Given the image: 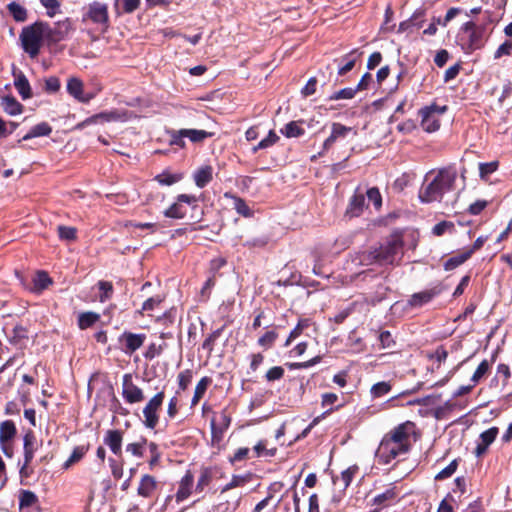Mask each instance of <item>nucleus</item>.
<instances>
[{
  "instance_id": "nucleus-36",
  "label": "nucleus",
  "mask_w": 512,
  "mask_h": 512,
  "mask_svg": "<svg viewBox=\"0 0 512 512\" xmlns=\"http://www.w3.org/2000/svg\"><path fill=\"white\" fill-rule=\"evenodd\" d=\"M211 382H212L211 378H209L207 376L200 379V381L197 383V385L195 387L194 395H193V398L191 401L192 406L196 405L200 401V399L204 396V394Z\"/></svg>"
},
{
  "instance_id": "nucleus-21",
  "label": "nucleus",
  "mask_w": 512,
  "mask_h": 512,
  "mask_svg": "<svg viewBox=\"0 0 512 512\" xmlns=\"http://www.w3.org/2000/svg\"><path fill=\"white\" fill-rule=\"evenodd\" d=\"M352 262L357 266H370L373 264H378V256L376 249L373 248L371 250L361 251L357 253Z\"/></svg>"
},
{
  "instance_id": "nucleus-50",
  "label": "nucleus",
  "mask_w": 512,
  "mask_h": 512,
  "mask_svg": "<svg viewBox=\"0 0 512 512\" xmlns=\"http://www.w3.org/2000/svg\"><path fill=\"white\" fill-rule=\"evenodd\" d=\"M357 93V89L347 87L343 88L339 91L334 92L332 95L329 96V100H340V99H352Z\"/></svg>"
},
{
  "instance_id": "nucleus-55",
  "label": "nucleus",
  "mask_w": 512,
  "mask_h": 512,
  "mask_svg": "<svg viewBox=\"0 0 512 512\" xmlns=\"http://www.w3.org/2000/svg\"><path fill=\"white\" fill-rule=\"evenodd\" d=\"M490 368V363L488 360L484 359L476 368L474 374L472 375L471 381L476 384L481 378L488 372Z\"/></svg>"
},
{
  "instance_id": "nucleus-10",
  "label": "nucleus",
  "mask_w": 512,
  "mask_h": 512,
  "mask_svg": "<svg viewBox=\"0 0 512 512\" xmlns=\"http://www.w3.org/2000/svg\"><path fill=\"white\" fill-rule=\"evenodd\" d=\"M446 110V106H437L436 104L421 108L419 110V115L421 117V126L423 130L428 133L437 131L440 128V120L436 114L441 115L445 113Z\"/></svg>"
},
{
  "instance_id": "nucleus-29",
  "label": "nucleus",
  "mask_w": 512,
  "mask_h": 512,
  "mask_svg": "<svg viewBox=\"0 0 512 512\" xmlns=\"http://www.w3.org/2000/svg\"><path fill=\"white\" fill-rule=\"evenodd\" d=\"M226 198H231L233 200L234 209L238 214H240L243 217H251L253 215V211L250 209V207L247 205L244 199L232 195L229 192H226L224 194Z\"/></svg>"
},
{
  "instance_id": "nucleus-64",
  "label": "nucleus",
  "mask_w": 512,
  "mask_h": 512,
  "mask_svg": "<svg viewBox=\"0 0 512 512\" xmlns=\"http://www.w3.org/2000/svg\"><path fill=\"white\" fill-rule=\"evenodd\" d=\"M512 54V42L505 41L501 44L494 53V59H499L502 56H509Z\"/></svg>"
},
{
  "instance_id": "nucleus-57",
  "label": "nucleus",
  "mask_w": 512,
  "mask_h": 512,
  "mask_svg": "<svg viewBox=\"0 0 512 512\" xmlns=\"http://www.w3.org/2000/svg\"><path fill=\"white\" fill-rule=\"evenodd\" d=\"M457 466V461L453 460L449 465H447L445 468H443L440 472L437 473L434 480H443L445 478L451 477L455 473Z\"/></svg>"
},
{
  "instance_id": "nucleus-43",
  "label": "nucleus",
  "mask_w": 512,
  "mask_h": 512,
  "mask_svg": "<svg viewBox=\"0 0 512 512\" xmlns=\"http://www.w3.org/2000/svg\"><path fill=\"white\" fill-rule=\"evenodd\" d=\"M169 134V144L171 146H177L179 148H185L186 146V143H185V133H184V129H180V130H171L168 132Z\"/></svg>"
},
{
  "instance_id": "nucleus-56",
  "label": "nucleus",
  "mask_w": 512,
  "mask_h": 512,
  "mask_svg": "<svg viewBox=\"0 0 512 512\" xmlns=\"http://www.w3.org/2000/svg\"><path fill=\"white\" fill-rule=\"evenodd\" d=\"M58 235L59 238L62 240L72 241L76 239V229L74 227H68V226H58Z\"/></svg>"
},
{
  "instance_id": "nucleus-28",
  "label": "nucleus",
  "mask_w": 512,
  "mask_h": 512,
  "mask_svg": "<svg viewBox=\"0 0 512 512\" xmlns=\"http://www.w3.org/2000/svg\"><path fill=\"white\" fill-rule=\"evenodd\" d=\"M473 254V250H465L453 257H450L445 263H444V269L446 271L453 270L457 268L458 266L462 265L464 262H466Z\"/></svg>"
},
{
  "instance_id": "nucleus-13",
  "label": "nucleus",
  "mask_w": 512,
  "mask_h": 512,
  "mask_svg": "<svg viewBox=\"0 0 512 512\" xmlns=\"http://www.w3.org/2000/svg\"><path fill=\"white\" fill-rule=\"evenodd\" d=\"M17 429L12 420H5L0 423V445L2 452L8 456H12L11 440L16 436Z\"/></svg>"
},
{
  "instance_id": "nucleus-22",
  "label": "nucleus",
  "mask_w": 512,
  "mask_h": 512,
  "mask_svg": "<svg viewBox=\"0 0 512 512\" xmlns=\"http://www.w3.org/2000/svg\"><path fill=\"white\" fill-rule=\"evenodd\" d=\"M52 132V127L47 122H41L33 127L22 137V139L18 140V144L22 141H27L36 137L49 136Z\"/></svg>"
},
{
  "instance_id": "nucleus-11",
  "label": "nucleus",
  "mask_w": 512,
  "mask_h": 512,
  "mask_svg": "<svg viewBox=\"0 0 512 512\" xmlns=\"http://www.w3.org/2000/svg\"><path fill=\"white\" fill-rule=\"evenodd\" d=\"M145 340L146 335L144 333H132L129 331H124L118 337L120 349L126 355H132L144 344Z\"/></svg>"
},
{
  "instance_id": "nucleus-34",
  "label": "nucleus",
  "mask_w": 512,
  "mask_h": 512,
  "mask_svg": "<svg viewBox=\"0 0 512 512\" xmlns=\"http://www.w3.org/2000/svg\"><path fill=\"white\" fill-rule=\"evenodd\" d=\"M38 503V498L32 491L20 490L19 491V508H30Z\"/></svg>"
},
{
  "instance_id": "nucleus-45",
  "label": "nucleus",
  "mask_w": 512,
  "mask_h": 512,
  "mask_svg": "<svg viewBox=\"0 0 512 512\" xmlns=\"http://www.w3.org/2000/svg\"><path fill=\"white\" fill-rule=\"evenodd\" d=\"M97 285L100 291L99 301L104 303L112 297L113 285L108 281H99Z\"/></svg>"
},
{
  "instance_id": "nucleus-16",
  "label": "nucleus",
  "mask_w": 512,
  "mask_h": 512,
  "mask_svg": "<svg viewBox=\"0 0 512 512\" xmlns=\"http://www.w3.org/2000/svg\"><path fill=\"white\" fill-rule=\"evenodd\" d=\"M50 284H52V279L49 277L48 273L45 271H37L33 275L31 283L27 285L26 288L33 293L39 294L48 288Z\"/></svg>"
},
{
  "instance_id": "nucleus-63",
  "label": "nucleus",
  "mask_w": 512,
  "mask_h": 512,
  "mask_svg": "<svg viewBox=\"0 0 512 512\" xmlns=\"http://www.w3.org/2000/svg\"><path fill=\"white\" fill-rule=\"evenodd\" d=\"M250 452L251 451L249 448H246V447L239 448L235 451L234 455L230 457V462L232 464H236L245 459H248Z\"/></svg>"
},
{
  "instance_id": "nucleus-6",
  "label": "nucleus",
  "mask_w": 512,
  "mask_h": 512,
  "mask_svg": "<svg viewBox=\"0 0 512 512\" xmlns=\"http://www.w3.org/2000/svg\"><path fill=\"white\" fill-rule=\"evenodd\" d=\"M485 29L473 21L464 23L458 35V42L465 53H472L484 45Z\"/></svg>"
},
{
  "instance_id": "nucleus-15",
  "label": "nucleus",
  "mask_w": 512,
  "mask_h": 512,
  "mask_svg": "<svg viewBox=\"0 0 512 512\" xmlns=\"http://www.w3.org/2000/svg\"><path fill=\"white\" fill-rule=\"evenodd\" d=\"M66 89L70 96L82 103H88L94 98L93 94L84 93V84L77 77L68 79Z\"/></svg>"
},
{
  "instance_id": "nucleus-4",
  "label": "nucleus",
  "mask_w": 512,
  "mask_h": 512,
  "mask_svg": "<svg viewBox=\"0 0 512 512\" xmlns=\"http://www.w3.org/2000/svg\"><path fill=\"white\" fill-rule=\"evenodd\" d=\"M45 22L37 21L22 28L19 35L21 47L31 59L40 54L43 43L46 42Z\"/></svg>"
},
{
  "instance_id": "nucleus-23",
  "label": "nucleus",
  "mask_w": 512,
  "mask_h": 512,
  "mask_svg": "<svg viewBox=\"0 0 512 512\" xmlns=\"http://www.w3.org/2000/svg\"><path fill=\"white\" fill-rule=\"evenodd\" d=\"M194 182L198 188L206 187L213 179V169L211 166H203L195 171Z\"/></svg>"
},
{
  "instance_id": "nucleus-3",
  "label": "nucleus",
  "mask_w": 512,
  "mask_h": 512,
  "mask_svg": "<svg viewBox=\"0 0 512 512\" xmlns=\"http://www.w3.org/2000/svg\"><path fill=\"white\" fill-rule=\"evenodd\" d=\"M81 22L84 25H93L92 28H86L88 36L92 41L99 39L100 35L105 34L110 27V18L108 5L99 1H93L83 7Z\"/></svg>"
},
{
  "instance_id": "nucleus-38",
  "label": "nucleus",
  "mask_w": 512,
  "mask_h": 512,
  "mask_svg": "<svg viewBox=\"0 0 512 512\" xmlns=\"http://www.w3.org/2000/svg\"><path fill=\"white\" fill-rule=\"evenodd\" d=\"M89 450V445L76 446L69 458L64 463V468H69L71 465L79 462Z\"/></svg>"
},
{
  "instance_id": "nucleus-8",
  "label": "nucleus",
  "mask_w": 512,
  "mask_h": 512,
  "mask_svg": "<svg viewBox=\"0 0 512 512\" xmlns=\"http://www.w3.org/2000/svg\"><path fill=\"white\" fill-rule=\"evenodd\" d=\"M46 43L53 45L68 38L75 30L74 22L71 18H65L54 23L53 26L45 22Z\"/></svg>"
},
{
  "instance_id": "nucleus-20",
  "label": "nucleus",
  "mask_w": 512,
  "mask_h": 512,
  "mask_svg": "<svg viewBox=\"0 0 512 512\" xmlns=\"http://www.w3.org/2000/svg\"><path fill=\"white\" fill-rule=\"evenodd\" d=\"M14 86L16 90L18 91L19 95L22 97V99L26 100L32 97V91L31 86L29 84V81L27 77L24 75L23 72H15L14 73Z\"/></svg>"
},
{
  "instance_id": "nucleus-53",
  "label": "nucleus",
  "mask_w": 512,
  "mask_h": 512,
  "mask_svg": "<svg viewBox=\"0 0 512 512\" xmlns=\"http://www.w3.org/2000/svg\"><path fill=\"white\" fill-rule=\"evenodd\" d=\"M454 231V224L450 221H441L437 223L433 229L432 233L435 236H442L446 232L452 233Z\"/></svg>"
},
{
  "instance_id": "nucleus-26",
  "label": "nucleus",
  "mask_w": 512,
  "mask_h": 512,
  "mask_svg": "<svg viewBox=\"0 0 512 512\" xmlns=\"http://www.w3.org/2000/svg\"><path fill=\"white\" fill-rule=\"evenodd\" d=\"M24 461L25 465H28L34 457V451L36 449V439L32 432H28L24 435Z\"/></svg>"
},
{
  "instance_id": "nucleus-30",
  "label": "nucleus",
  "mask_w": 512,
  "mask_h": 512,
  "mask_svg": "<svg viewBox=\"0 0 512 512\" xmlns=\"http://www.w3.org/2000/svg\"><path fill=\"white\" fill-rule=\"evenodd\" d=\"M312 325V320L310 318H302L298 321L295 328L290 332L288 338L286 339L284 346L288 347L292 341L298 338L302 332L309 328Z\"/></svg>"
},
{
  "instance_id": "nucleus-27",
  "label": "nucleus",
  "mask_w": 512,
  "mask_h": 512,
  "mask_svg": "<svg viewBox=\"0 0 512 512\" xmlns=\"http://www.w3.org/2000/svg\"><path fill=\"white\" fill-rule=\"evenodd\" d=\"M400 498L399 491L396 487H392L387 489L385 492L378 494L373 498V504L375 505H385L395 502Z\"/></svg>"
},
{
  "instance_id": "nucleus-40",
  "label": "nucleus",
  "mask_w": 512,
  "mask_h": 512,
  "mask_svg": "<svg viewBox=\"0 0 512 512\" xmlns=\"http://www.w3.org/2000/svg\"><path fill=\"white\" fill-rule=\"evenodd\" d=\"M99 318V314L95 312L81 313L78 317V326L82 330L87 329L93 326L99 320Z\"/></svg>"
},
{
  "instance_id": "nucleus-51",
  "label": "nucleus",
  "mask_w": 512,
  "mask_h": 512,
  "mask_svg": "<svg viewBox=\"0 0 512 512\" xmlns=\"http://www.w3.org/2000/svg\"><path fill=\"white\" fill-rule=\"evenodd\" d=\"M193 483L194 482H181L180 483L179 489L176 493L177 502L184 501L191 495L192 489H193Z\"/></svg>"
},
{
  "instance_id": "nucleus-37",
  "label": "nucleus",
  "mask_w": 512,
  "mask_h": 512,
  "mask_svg": "<svg viewBox=\"0 0 512 512\" xmlns=\"http://www.w3.org/2000/svg\"><path fill=\"white\" fill-rule=\"evenodd\" d=\"M7 9L16 22L26 21L27 10L19 3L13 1L7 5Z\"/></svg>"
},
{
  "instance_id": "nucleus-48",
  "label": "nucleus",
  "mask_w": 512,
  "mask_h": 512,
  "mask_svg": "<svg viewBox=\"0 0 512 512\" xmlns=\"http://www.w3.org/2000/svg\"><path fill=\"white\" fill-rule=\"evenodd\" d=\"M277 338L278 333L276 331H267L258 339V344L265 349H269L272 347Z\"/></svg>"
},
{
  "instance_id": "nucleus-41",
  "label": "nucleus",
  "mask_w": 512,
  "mask_h": 512,
  "mask_svg": "<svg viewBox=\"0 0 512 512\" xmlns=\"http://www.w3.org/2000/svg\"><path fill=\"white\" fill-rule=\"evenodd\" d=\"M223 332V327L214 330L211 334H209L206 339L202 343V349L207 351L208 356H210L214 350V346L216 341L219 339Z\"/></svg>"
},
{
  "instance_id": "nucleus-12",
  "label": "nucleus",
  "mask_w": 512,
  "mask_h": 512,
  "mask_svg": "<svg viewBox=\"0 0 512 512\" xmlns=\"http://www.w3.org/2000/svg\"><path fill=\"white\" fill-rule=\"evenodd\" d=\"M122 397L128 404L140 403L144 400L143 390L134 384L131 374H124L122 378Z\"/></svg>"
},
{
  "instance_id": "nucleus-5",
  "label": "nucleus",
  "mask_w": 512,
  "mask_h": 512,
  "mask_svg": "<svg viewBox=\"0 0 512 512\" xmlns=\"http://www.w3.org/2000/svg\"><path fill=\"white\" fill-rule=\"evenodd\" d=\"M404 242L401 234H391L384 243L375 248L378 256V265L398 264L403 256Z\"/></svg>"
},
{
  "instance_id": "nucleus-31",
  "label": "nucleus",
  "mask_w": 512,
  "mask_h": 512,
  "mask_svg": "<svg viewBox=\"0 0 512 512\" xmlns=\"http://www.w3.org/2000/svg\"><path fill=\"white\" fill-rule=\"evenodd\" d=\"M280 140V137L274 130H270L265 138H263L257 145L253 146L251 151L253 154L259 150H266L275 145Z\"/></svg>"
},
{
  "instance_id": "nucleus-35",
  "label": "nucleus",
  "mask_w": 512,
  "mask_h": 512,
  "mask_svg": "<svg viewBox=\"0 0 512 512\" xmlns=\"http://www.w3.org/2000/svg\"><path fill=\"white\" fill-rule=\"evenodd\" d=\"M147 445V439L141 438L140 441L129 443L126 445L125 451L126 453L131 454L136 458H142L144 456Z\"/></svg>"
},
{
  "instance_id": "nucleus-39",
  "label": "nucleus",
  "mask_w": 512,
  "mask_h": 512,
  "mask_svg": "<svg viewBox=\"0 0 512 512\" xmlns=\"http://www.w3.org/2000/svg\"><path fill=\"white\" fill-rule=\"evenodd\" d=\"M392 389V385L388 381H381L375 383L371 389L370 394L372 399L381 398L385 395H387Z\"/></svg>"
},
{
  "instance_id": "nucleus-60",
  "label": "nucleus",
  "mask_w": 512,
  "mask_h": 512,
  "mask_svg": "<svg viewBox=\"0 0 512 512\" xmlns=\"http://www.w3.org/2000/svg\"><path fill=\"white\" fill-rule=\"evenodd\" d=\"M40 2L46 8L49 17H54L59 12L60 2L58 0H40Z\"/></svg>"
},
{
  "instance_id": "nucleus-17",
  "label": "nucleus",
  "mask_w": 512,
  "mask_h": 512,
  "mask_svg": "<svg viewBox=\"0 0 512 512\" xmlns=\"http://www.w3.org/2000/svg\"><path fill=\"white\" fill-rule=\"evenodd\" d=\"M366 207L365 204V196L363 193H355L347 206L345 216L349 218L359 217L362 215L364 209Z\"/></svg>"
},
{
  "instance_id": "nucleus-18",
  "label": "nucleus",
  "mask_w": 512,
  "mask_h": 512,
  "mask_svg": "<svg viewBox=\"0 0 512 512\" xmlns=\"http://www.w3.org/2000/svg\"><path fill=\"white\" fill-rule=\"evenodd\" d=\"M439 293L440 291L436 288L414 293L408 300V305L414 308L421 307L429 303Z\"/></svg>"
},
{
  "instance_id": "nucleus-7",
  "label": "nucleus",
  "mask_w": 512,
  "mask_h": 512,
  "mask_svg": "<svg viewBox=\"0 0 512 512\" xmlns=\"http://www.w3.org/2000/svg\"><path fill=\"white\" fill-rule=\"evenodd\" d=\"M165 399L164 391L156 393L144 406L142 424L147 429H155L159 423V412Z\"/></svg>"
},
{
  "instance_id": "nucleus-1",
  "label": "nucleus",
  "mask_w": 512,
  "mask_h": 512,
  "mask_svg": "<svg viewBox=\"0 0 512 512\" xmlns=\"http://www.w3.org/2000/svg\"><path fill=\"white\" fill-rule=\"evenodd\" d=\"M415 424L406 421L393 428L380 442L376 451L379 463L389 464L392 460L406 455L411 449Z\"/></svg>"
},
{
  "instance_id": "nucleus-49",
  "label": "nucleus",
  "mask_w": 512,
  "mask_h": 512,
  "mask_svg": "<svg viewBox=\"0 0 512 512\" xmlns=\"http://www.w3.org/2000/svg\"><path fill=\"white\" fill-rule=\"evenodd\" d=\"M282 488L281 482H272L269 486V494L266 498L261 500L254 508V512H260L265 506H267L269 500L273 497L272 492H276Z\"/></svg>"
},
{
  "instance_id": "nucleus-58",
  "label": "nucleus",
  "mask_w": 512,
  "mask_h": 512,
  "mask_svg": "<svg viewBox=\"0 0 512 512\" xmlns=\"http://www.w3.org/2000/svg\"><path fill=\"white\" fill-rule=\"evenodd\" d=\"M165 346H166L165 344L156 345L155 343H151L147 347L145 353L143 354L144 358L147 360H152V359L156 358L157 356H159L162 353Z\"/></svg>"
},
{
  "instance_id": "nucleus-32",
  "label": "nucleus",
  "mask_w": 512,
  "mask_h": 512,
  "mask_svg": "<svg viewBox=\"0 0 512 512\" xmlns=\"http://www.w3.org/2000/svg\"><path fill=\"white\" fill-rule=\"evenodd\" d=\"M186 138L192 143H202L208 138L213 137L214 133L200 129H184Z\"/></svg>"
},
{
  "instance_id": "nucleus-44",
  "label": "nucleus",
  "mask_w": 512,
  "mask_h": 512,
  "mask_svg": "<svg viewBox=\"0 0 512 512\" xmlns=\"http://www.w3.org/2000/svg\"><path fill=\"white\" fill-rule=\"evenodd\" d=\"M157 482H139L137 492L145 498L153 497L156 494Z\"/></svg>"
},
{
  "instance_id": "nucleus-2",
  "label": "nucleus",
  "mask_w": 512,
  "mask_h": 512,
  "mask_svg": "<svg viewBox=\"0 0 512 512\" xmlns=\"http://www.w3.org/2000/svg\"><path fill=\"white\" fill-rule=\"evenodd\" d=\"M456 178L455 170L440 169L431 182L422 185L419 190V200L425 204L441 201L445 193L453 190Z\"/></svg>"
},
{
  "instance_id": "nucleus-59",
  "label": "nucleus",
  "mask_w": 512,
  "mask_h": 512,
  "mask_svg": "<svg viewBox=\"0 0 512 512\" xmlns=\"http://www.w3.org/2000/svg\"><path fill=\"white\" fill-rule=\"evenodd\" d=\"M163 301V297L160 295H155L153 297L148 298L144 301L141 312H148L154 310L157 306L161 304Z\"/></svg>"
},
{
  "instance_id": "nucleus-9",
  "label": "nucleus",
  "mask_w": 512,
  "mask_h": 512,
  "mask_svg": "<svg viewBox=\"0 0 512 512\" xmlns=\"http://www.w3.org/2000/svg\"><path fill=\"white\" fill-rule=\"evenodd\" d=\"M187 206L192 209L199 207L198 198L195 195L179 194L176 200L164 212V216L172 219H182L187 214Z\"/></svg>"
},
{
  "instance_id": "nucleus-61",
  "label": "nucleus",
  "mask_w": 512,
  "mask_h": 512,
  "mask_svg": "<svg viewBox=\"0 0 512 512\" xmlns=\"http://www.w3.org/2000/svg\"><path fill=\"white\" fill-rule=\"evenodd\" d=\"M352 131L351 127H347L341 123H333L331 127V133L337 138H345L347 134Z\"/></svg>"
},
{
  "instance_id": "nucleus-46",
  "label": "nucleus",
  "mask_w": 512,
  "mask_h": 512,
  "mask_svg": "<svg viewBox=\"0 0 512 512\" xmlns=\"http://www.w3.org/2000/svg\"><path fill=\"white\" fill-rule=\"evenodd\" d=\"M268 242L269 237L262 235L246 240L243 243V246L247 247L248 249H261L264 248L268 244Z\"/></svg>"
},
{
  "instance_id": "nucleus-47",
  "label": "nucleus",
  "mask_w": 512,
  "mask_h": 512,
  "mask_svg": "<svg viewBox=\"0 0 512 512\" xmlns=\"http://www.w3.org/2000/svg\"><path fill=\"white\" fill-rule=\"evenodd\" d=\"M181 179L180 175L171 174L169 172H163L158 174L154 180L157 181L160 185L171 186L177 183Z\"/></svg>"
},
{
  "instance_id": "nucleus-33",
  "label": "nucleus",
  "mask_w": 512,
  "mask_h": 512,
  "mask_svg": "<svg viewBox=\"0 0 512 512\" xmlns=\"http://www.w3.org/2000/svg\"><path fill=\"white\" fill-rule=\"evenodd\" d=\"M280 132L286 136L287 138H297L303 136L305 130L301 127L300 123L297 121H291L287 123Z\"/></svg>"
},
{
  "instance_id": "nucleus-19",
  "label": "nucleus",
  "mask_w": 512,
  "mask_h": 512,
  "mask_svg": "<svg viewBox=\"0 0 512 512\" xmlns=\"http://www.w3.org/2000/svg\"><path fill=\"white\" fill-rule=\"evenodd\" d=\"M119 114L116 111L101 112L91 117L86 118L84 121L77 125L78 128H85L92 124H98L103 122H112L118 120Z\"/></svg>"
},
{
  "instance_id": "nucleus-62",
  "label": "nucleus",
  "mask_w": 512,
  "mask_h": 512,
  "mask_svg": "<svg viewBox=\"0 0 512 512\" xmlns=\"http://www.w3.org/2000/svg\"><path fill=\"white\" fill-rule=\"evenodd\" d=\"M284 373L285 371L281 366H274L266 372L265 378L269 382L280 380L284 376Z\"/></svg>"
},
{
  "instance_id": "nucleus-42",
  "label": "nucleus",
  "mask_w": 512,
  "mask_h": 512,
  "mask_svg": "<svg viewBox=\"0 0 512 512\" xmlns=\"http://www.w3.org/2000/svg\"><path fill=\"white\" fill-rule=\"evenodd\" d=\"M499 167L498 161L485 162L479 164V177L483 181H488L489 176L497 171Z\"/></svg>"
},
{
  "instance_id": "nucleus-24",
  "label": "nucleus",
  "mask_w": 512,
  "mask_h": 512,
  "mask_svg": "<svg viewBox=\"0 0 512 512\" xmlns=\"http://www.w3.org/2000/svg\"><path fill=\"white\" fill-rule=\"evenodd\" d=\"M1 106L3 110L11 116H16L23 112V105L12 96L3 97Z\"/></svg>"
},
{
  "instance_id": "nucleus-14",
  "label": "nucleus",
  "mask_w": 512,
  "mask_h": 512,
  "mask_svg": "<svg viewBox=\"0 0 512 512\" xmlns=\"http://www.w3.org/2000/svg\"><path fill=\"white\" fill-rule=\"evenodd\" d=\"M122 442H123V431L119 429L107 430L103 443L110 449V451L119 459L122 458Z\"/></svg>"
},
{
  "instance_id": "nucleus-25",
  "label": "nucleus",
  "mask_w": 512,
  "mask_h": 512,
  "mask_svg": "<svg viewBox=\"0 0 512 512\" xmlns=\"http://www.w3.org/2000/svg\"><path fill=\"white\" fill-rule=\"evenodd\" d=\"M360 55L361 53L358 52V49H353L352 51L344 55L341 59L344 62V64L339 66L338 75L343 76L349 71H351L354 68L357 58Z\"/></svg>"
},
{
  "instance_id": "nucleus-52",
  "label": "nucleus",
  "mask_w": 512,
  "mask_h": 512,
  "mask_svg": "<svg viewBox=\"0 0 512 512\" xmlns=\"http://www.w3.org/2000/svg\"><path fill=\"white\" fill-rule=\"evenodd\" d=\"M498 432L499 430L497 427H491L480 434L479 440L481 443L489 447L496 439Z\"/></svg>"
},
{
  "instance_id": "nucleus-54",
  "label": "nucleus",
  "mask_w": 512,
  "mask_h": 512,
  "mask_svg": "<svg viewBox=\"0 0 512 512\" xmlns=\"http://www.w3.org/2000/svg\"><path fill=\"white\" fill-rule=\"evenodd\" d=\"M367 198L373 203L374 207L378 210L382 206V196L377 187H372L366 192Z\"/></svg>"
}]
</instances>
